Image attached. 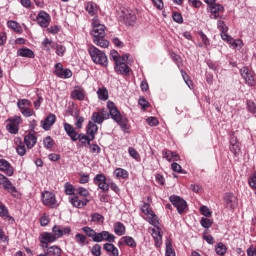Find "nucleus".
Segmentation results:
<instances>
[{
	"mask_svg": "<svg viewBox=\"0 0 256 256\" xmlns=\"http://www.w3.org/2000/svg\"><path fill=\"white\" fill-rule=\"evenodd\" d=\"M91 35L93 37V43L97 47H102L103 49L109 47V41L105 39V25L101 24L97 16L92 19Z\"/></svg>",
	"mask_w": 256,
	"mask_h": 256,
	"instance_id": "f257e3e1",
	"label": "nucleus"
},
{
	"mask_svg": "<svg viewBox=\"0 0 256 256\" xmlns=\"http://www.w3.org/2000/svg\"><path fill=\"white\" fill-rule=\"evenodd\" d=\"M107 108L109 109L111 119H113V121H115L120 126L121 130L124 133H129V120L127 119V117L121 115V112H119V110L115 106V103L109 101L107 103Z\"/></svg>",
	"mask_w": 256,
	"mask_h": 256,
	"instance_id": "f03ea898",
	"label": "nucleus"
},
{
	"mask_svg": "<svg viewBox=\"0 0 256 256\" xmlns=\"http://www.w3.org/2000/svg\"><path fill=\"white\" fill-rule=\"evenodd\" d=\"M88 53L93 63H95L96 65H101L102 67H107V65H109V60L107 59V55L105 54V52L99 50L97 47L93 45L90 46L88 48Z\"/></svg>",
	"mask_w": 256,
	"mask_h": 256,
	"instance_id": "7ed1b4c3",
	"label": "nucleus"
},
{
	"mask_svg": "<svg viewBox=\"0 0 256 256\" xmlns=\"http://www.w3.org/2000/svg\"><path fill=\"white\" fill-rule=\"evenodd\" d=\"M0 185H2L3 189L7 191V193H10L12 197L19 199L20 194L19 191H17V187L3 174H0Z\"/></svg>",
	"mask_w": 256,
	"mask_h": 256,
	"instance_id": "20e7f679",
	"label": "nucleus"
},
{
	"mask_svg": "<svg viewBox=\"0 0 256 256\" xmlns=\"http://www.w3.org/2000/svg\"><path fill=\"white\" fill-rule=\"evenodd\" d=\"M22 118L21 116H14L6 120V130L11 135H17L19 133V125H21Z\"/></svg>",
	"mask_w": 256,
	"mask_h": 256,
	"instance_id": "39448f33",
	"label": "nucleus"
},
{
	"mask_svg": "<svg viewBox=\"0 0 256 256\" xmlns=\"http://www.w3.org/2000/svg\"><path fill=\"white\" fill-rule=\"evenodd\" d=\"M119 21L127 26L135 25L137 21V16L135 15V12H133V10H122Z\"/></svg>",
	"mask_w": 256,
	"mask_h": 256,
	"instance_id": "423d86ee",
	"label": "nucleus"
},
{
	"mask_svg": "<svg viewBox=\"0 0 256 256\" xmlns=\"http://www.w3.org/2000/svg\"><path fill=\"white\" fill-rule=\"evenodd\" d=\"M240 75L244 79L245 84L248 85V87H255L256 85V76L255 73L251 72L249 68L243 67L240 69Z\"/></svg>",
	"mask_w": 256,
	"mask_h": 256,
	"instance_id": "0eeeda50",
	"label": "nucleus"
},
{
	"mask_svg": "<svg viewBox=\"0 0 256 256\" xmlns=\"http://www.w3.org/2000/svg\"><path fill=\"white\" fill-rule=\"evenodd\" d=\"M43 205L46 207H50L51 209H55L57 207V199L55 198V194L50 191H44L41 194Z\"/></svg>",
	"mask_w": 256,
	"mask_h": 256,
	"instance_id": "6e6552de",
	"label": "nucleus"
},
{
	"mask_svg": "<svg viewBox=\"0 0 256 256\" xmlns=\"http://www.w3.org/2000/svg\"><path fill=\"white\" fill-rule=\"evenodd\" d=\"M169 201L174 205V207H176L180 215L185 213V210L187 209V202L183 198L172 195L170 196Z\"/></svg>",
	"mask_w": 256,
	"mask_h": 256,
	"instance_id": "1a4fd4ad",
	"label": "nucleus"
},
{
	"mask_svg": "<svg viewBox=\"0 0 256 256\" xmlns=\"http://www.w3.org/2000/svg\"><path fill=\"white\" fill-rule=\"evenodd\" d=\"M109 183L110 182H107V177L105 174H97L94 177V185H97L98 189H101V191H104V193L109 191Z\"/></svg>",
	"mask_w": 256,
	"mask_h": 256,
	"instance_id": "9d476101",
	"label": "nucleus"
},
{
	"mask_svg": "<svg viewBox=\"0 0 256 256\" xmlns=\"http://www.w3.org/2000/svg\"><path fill=\"white\" fill-rule=\"evenodd\" d=\"M103 241H107L108 243H115V235L109 233V231H102L97 233L94 238V243H103Z\"/></svg>",
	"mask_w": 256,
	"mask_h": 256,
	"instance_id": "9b49d317",
	"label": "nucleus"
},
{
	"mask_svg": "<svg viewBox=\"0 0 256 256\" xmlns=\"http://www.w3.org/2000/svg\"><path fill=\"white\" fill-rule=\"evenodd\" d=\"M39 239L40 243H42L43 249L49 248V243H55V241H57V237H55L51 232L41 233Z\"/></svg>",
	"mask_w": 256,
	"mask_h": 256,
	"instance_id": "f8f14e48",
	"label": "nucleus"
},
{
	"mask_svg": "<svg viewBox=\"0 0 256 256\" xmlns=\"http://www.w3.org/2000/svg\"><path fill=\"white\" fill-rule=\"evenodd\" d=\"M127 58H124V60H118L115 63L114 70L118 75H129V66L127 65Z\"/></svg>",
	"mask_w": 256,
	"mask_h": 256,
	"instance_id": "ddd939ff",
	"label": "nucleus"
},
{
	"mask_svg": "<svg viewBox=\"0 0 256 256\" xmlns=\"http://www.w3.org/2000/svg\"><path fill=\"white\" fill-rule=\"evenodd\" d=\"M223 199L225 207H227L228 209H235V207L239 205L237 197H235V195L231 192L225 193Z\"/></svg>",
	"mask_w": 256,
	"mask_h": 256,
	"instance_id": "4468645a",
	"label": "nucleus"
},
{
	"mask_svg": "<svg viewBox=\"0 0 256 256\" xmlns=\"http://www.w3.org/2000/svg\"><path fill=\"white\" fill-rule=\"evenodd\" d=\"M36 21L40 27L47 28L51 23V15L45 11H40L36 17Z\"/></svg>",
	"mask_w": 256,
	"mask_h": 256,
	"instance_id": "2eb2a0df",
	"label": "nucleus"
},
{
	"mask_svg": "<svg viewBox=\"0 0 256 256\" xmlns=\"http://www.w3.org/2000/svg\"><path fill=\"white\" fill-rule=\"evenodd\" d=\"M149 231H151L155 247H161V245H163V234L161 233V228L157 226L156 228H149Z\"/></svg>",
	"mask_w": 256,
	"mask_h": 256,
	"instance_id": "dca6fc26",
	"label": "nucleus"
},
{
	"mask_svg": "<svg viewBox=\"0 0 256 256\" xmlns=\"http://www.w3.org/2000/svg\"><path fill=\"white\" fill-rule=\"evenodd\" d=\"M92 121L93 123H97L98 125H101L105 119H109V113L105 110H100L98 112H94L92 114Z\"/></svg>",
	"mask_w": 256,
	"mask_h": 256,
	"instance_id": "f3484780",
	"label": "nucleus"
},
{
	"mask_svg": "<svg viewBox=\"0 0 256 256\" xmlns=\"http://www.w3.org/2000/svg\"><path fill=\"white\" fill-rule=\"evenodd\" d=\"M0 171H3L8 177H13L15 169L11 166V163L5 159H0Z\"/></svg>",
	"mask_w": 256,
	"mask_h": 256,
	"instance_id": "a211bd4d",
	"label": "nucleus"
},
{
	"mask_svg": "<svg viewBox=\"0 0 256 256\" xmlns=\"http://www.w3.org/2000/svg\"><path fill=\"white\" fill-rule=\"evenodd\" d=\"M71 98L75 99L76 101H85V89L81 86L74 87L73 91L71 92Z\"/></svg>",
	"mask_w": 256,
	"mask_h": 256,
	"instance_id": "6ab92c4d",
	"label": "nucleus"
},
{
	"mask_svg": "<svg viewBox=\"0 0 256 256\" xmlns=\"http://www.w3.org/2000/svg\"><path fill=\"white\" fill-rule=\"evenodd\" d=\"M208 9L211 13L210 18L211 19H217L219 16V13H223L225 11V8L223 5L220 4H212L211 6H208Z\"/></svg>",
	"mask_w": 256,
	"mask_h": 256,
	"instance_id": "aec40b11",
	"label": "nucleus"
},
{
	"mask_svg": "<svg viewBox=\"0 0 256 256\" xmlns=\"http://www.w3.org/2000/svg\"><path fill=\"white\" fill-rule=\"evenodd\" d=\"M64 131L72 141H79V133L75 131V128L71 124L64 123Z\"/></svg>",
	"mask_w": 256,
	"mask_h": 256,
	"instance_id": "412c9836",
	"label": "nucleus"
},
{
	"mask_svg": "<svg viewBox=\"0 0 256 256\" xmlns=\"http://www.w3.org/2000/svg\"><path fill=\"white\" fill-rule=\"evenodd\" d=\"M0 217H2L4 221H8L11 224L15 223V218L9 215V209L7 208V206H5V204L1 202H0Z\"/></svg>",
	"mask_w": 256,
	"mask_h": 256,
	"instance_id": "4be33fe9",
	"label": "nucleus"
},
{
	"mask_svg": "<svg viewBox=\"0 0 256 256\" xmlns=\"http://www.w3.org/2000/svg\"><path fill=\"white\" fill-rule=\"evenodd\" d=\"M69 202L71 203L72 207H76V209H83L89 203V199L84 198L82 200H79V196H74L69 199Z\"/></svg>",
	"mask_w": 256,
	"mask_h": 256,
	"instance_id": "5701e85b",
	"label": "nucleus"
},
{
	"mask_svg": "<svg viewBox=\"0 0 256 256\" xmlns=\"http://www.w3.org/2000/svg\"><path fill=\"white\" fill-rule=\"evenodd\" d=\"M55 121H57V116H55V114L48 115L45 120L42 121V129L49 131V129L55 125Z\"/></svg>",
	"mask_w": 256,
	"mask_h": 256,
	"instance_id": "b1692460",
	"label": "nucleus"
},
{
	"mask_svg": "<svg viewBox=\"0 0 256 256\" xmlns=\"http://www.w3.org/2000/svg\"><path fill=\"white\" fill-rule=\"evenodd\" d=\"M37 143V136L29 133L24 137V145L27 149H33Z\"/></svg>",
	"mask_w": 256,
	"mask_h": 256,
	"instance_id": "393cba45",
	"label": "nucleus"
},
{
	"mask_svg": "<svg viewBox=\"0 0 256 256\" xmlns=\"http://www.w3.org/2000/svg\"><path fill=\"white\" fill-rule=\"evenodd\" d=\"M17 56L18 57H26L27 59H34L35 58V52L33 50L24 47L17 50Z\"/></svg>",
	"mask_w": 256,
	"mask_h": 256,
	"instance_id": "a878e982",
	"label": "nucleus"
},
{
	"mask_svg": "<svg viewBox=\"0 0 256 256\" xmlns=\"http://www.w3.org/2000/svg\"><path fill=\"white\" fill-rule=\"evenodd\" d=\"M104 251L112 256H119V249L113 245V242L105 243L103 245Z\"/></svg>",
	"mask_w": 256,
	"mask_h": 256,
	"instance_id": "bb28decb",
	"label": "nucleus"
},
{
	"mask_svg": "<svg viewBox=\"0 0 256 256\" xmlns=\"http://www.w3.org/2000/svg\"><path fill=\"white\" fill-rule=\"evenodd\" d=\"M118 245H127L128 247L135 249V247H137V242H135V239L131 236H123L118 242Z\"/></svg>",
	"mask_w": 256,
	"mask_h": 256,
	"instance_id": "cd10ccee",
	"label": "nucleus"
},
{
	"mask_svg": "<svg viewBox=\"0 0 256 256\" xmlns=\"http://www.w3.org/2000/svg\"><path fill=\"white\" fill-rule=\"evenodd\" d=\"M230 151L235 155H239V153H241V144H239L236 137H232L230 140Z\"/></svg>",
	"mask_w": 256,
	"mask_h": 256,
	"instance_id": "c85d7f7f",
	"label": "nucleus"
},
{
	"mask_svg": "<svg viewBox=\"0 0 256 256\" xmlns=\"http://www.w3.org/2000/svg\"><path fill=\"white\" fill-rule=\"evenodd\" d=\"M114 233L118 235V237H123V235L127 233V228H125V224L121 222L114 223Z\"/></svg>",
	"mask_w": 256,
	"mask_h": 256,
	"instance_id": "c756f323",
	"label": "nucleus"
},
{
	"mask_svg": "<svg viewBox=\"0 0 256 256\" xmlns=\"http://www.w3.org/2000/svg\"><path fill=\"white\" fill-rule=\"evenodd\" d=\"M99 130V127L96 126L94 122L89 121L87 127V135L90 136V140L93 141L95 139V133Z\"/></svg>",
	"mask_w": 256,
	"mask_h": 256,
	"instance_id": "7c9ffc66",
	"label": "nucleus"
},
{
	"mask_svg": "<svg viewBox=\"0 0 256 256\" xmlns=\"http://www.w3.org/2000/svg\"><path fill=\"white\" fill-rule=\"evenodd\" d=\"M110 59H113L114 63H117V61H125V59H129V55L124 54L123 56H120L119 52L112 50L110 52Z\"/></svg>",
	"mask_w": 256,
	"mask_h": 256,
	"instance_id": "2f4dec72",
	"label": "nucleus"
},
{
	"mask_svg": "<svg viewBox=\"0 0 256 256\" xmlns=\"http://www.w3.org/2000/svg\"><path fill=\"white\" fill-rule=\"evenodd\" d=\"M74 239L80 247H85V245L89 244V242L87 241V236L82 233H77Z\"/></svg>",
	"mask_w": 256,
	"mask_h": 256,
	"instance_id": "473e14b6",
	"label": "nucleus"
},
{
	"mask_svg": "<svg viewBox=\"0 0 256 256\" xmlns=\"http://www.w3.org/2000/svg\"><path fill=\"white\" fill-rule=\"evenodd\" d=\"M114 175L117 179H129V172L123 168H116Z\"/></svg>",
	"mask_w": 256,
	"mask_h": 256,
	"instance_id": "72a5a7b5",
	"label": "nucleus"
},
{
	"mask_svg": "<svg viewBox=\"0 0 256 256\" xmlns=\"http://www.w3.org/2000/svg\"><path fill=\"white\" fill-rule=\"evenodd\" d=\"M85 9L91 17H95V14L97 13V4L94 2H88L85 5Z\"/></svg>",
	"mask_w": 256,
	"mask_h": 256,
	"instance_id": "f704fd0d",
	"label": "nucleus"
},
{
	"mask_svg": "<svg viewBox=\"0 0 256 256\" xmlns=\"http://www.w3.org/2000/svg\"><path fill=\"white\" fill-rule=\"evenodd\" d=\"M163 157H164V159H166L170 163H171V161H179V154H177V152L166 151L163 154Z\"/></svg>",
	"mask_w": 256,
	"mask_h": 256,
	"instance_id": "c9c22d12",
	"label": "nucleus"
},
{
	"mask_svg": "<svg viewBox=\"0 0 256 256\" xmlns=\"http://www.w3.org/2000/svg\"><path fill=\"white\" fill-rule=\"evenodd\" d=\"M7 27L9 29H12V31H14L15 33H21L23 31V28H21V24L13 20L7 22Z\"/></svg>",
	"mask_w": 256,
	"mask_h": 256,
	"instance_id": "e433bc0d",
	"label": "nucleus"
},
{
	"mask_svg": "<svg viewBox=\"0 0 256 256\" xmlns=\"http://www.w3.org/2000/svg\"><path fill=\"white\" fill-rule=\"evenodd\" d=\"M82 231L83 233H85L86 238L89 237L90 239H92V241H95L97 232L93 230V228L85 226L82 228Z\"/></svg>",
	"mask_w": 256,
	"mask_h": 256,
	"instance_id": "4c0bfd02",
	"label": "nucleus"
},
{
	"mask_svg": "<svg viewBox=\"0 0 256 256\" xmlns=\"http://www.w3.org/2000/svg\"><path fill=\"white\" fill-rule=\"evenodd\" d=\"M97 95L101 101H107L109 99V91H107V88H99Z\"/></svg>",
	"mask_w": 256,
	"mask_h": 256,
	"instance_id": "58836bf2",
	"label": "nucleus"
},
{
	"mask_svg": "<svg viewBox=\"0 0 256 256\" xmlns=\"http://www.w3.org/2000/svg\"><path fill=\"white\" fill-rule=\"evenodd\" d=\"M215 251L217 255L223 256L225 253H227V246L220 242L216 245Z\"/></svg>",
	"mask_w": 256,
	"mask_h": 256,
	"instance_id": "ea45409f",
	"label": "nucleus"
},
{
	"mask_svg": "<svg viewBox=\"0 0 256 256\" xmlns=\"http://www.w3.org/2000/svg\"><path fill=\"white\" fill-rule=\"evenodd\" d=\"M147 217L148 223H150V225H153L154 227H159V218L157 217V215H155V212L149 214Z\"/></svg>",
	"mask_w": 256,
	"mask_h": 256,
	"instance_id": "a19ab883",
	"label": "nucleus"
},
{
	"mask_svg": "<svg viewBox=\"0 0 256 256\" xmlns=\"http://www.w3.org/2000/svg\"><path fill=\"white\" fill-rule=\"evenodd\" d=\"M46 253H48V255L51 254L53 256H61L62 250L59 248V246H51L48 248V252Z\"/></svg>",
	"mask_w": 256,
	"mask_h": 256,
	"instance_id": "79ce46f5",
	"label": "nucleus"
},
{
	"mask_svg": "<svg viewBox=\"0 0 256 256\" xmlns=\"http://www.w3.org/2000/svg\"><path fill=\"white\" fill-rule=\"evenodd\" d=\"M165 256H175V250L173 249V244L171 240L166 241V254Z\"/></svg>",
	"mask_w": 256,
	"mask_h": 256,
	"instance_id": "37998d69",
	"label": "nucleus"
},
{
	"mask_svg": "<svg viewBox=\"0 0 256 256\" xmlns=\"http://www.w3.org/2000/svg\"><path fill=\"white\" fill-rule=\"evenodd\" d=\"M52 235H54L56 237V239H59L61 237H63V230H62V226H57L55 225L52 228Z\"/></svg>",
	"mask_w": 256,
	"mask_h": 256,
	"instance_id": "c03bdc74",
	"label": "nucleus"
},
{
	"mask_svg": "<svg viewBox=\"0 0 256 256\" xmlns=\"http://www.w3.org/2000/svg\"><path fill=\"white\" fill-rule=\"evenodd\" d=\"M16 151H17L18 155H20V157H23V155H25V153H27V147H25V143L20 141V143L16 147Z\"/></svg>",
	"mask_w": 256,
	"mask_h": 256,
	"instance_id": "a18cd8bd",
	"label": "nucleus"
},
{
	"mask_svg": "<svg viewBox=\"0 0 256 256\" xmlns=\"http://www.w3.org/2000/svg\"><path fill=\"white\" fill-rule=\"evenodd\" d=\"M141 211L142 213H144V215H147V217L153 213V209H151V205L147 202H144V204L141 207Z\"/></svg>",
	"mask_w": 256,
	"mask_h": 256,
	"instance_id": "49530a36",
	"label": "nucleus"
},
{
	"mask_svg": "<svg viewBox=\"0 0 256 256\" xmlns=\"http://www.w3.org/2000/svg\"><path fill=\"white\" fill-rule=\"evenodd\" d=\"M17 106H18V109H21V110L27 109V107L31 106V102L27 99H21V100H18Z\"/></svg>",
	"mask_w": 256,
	"mask_h": 256,
	"instance_id": "de8ad7c7",
	"label": "nucleus"
},
{
	"mask_svg": "<svg viewBox=\"0 0 256 256\" xmlns=\"http://www.w3.org/2000/svg\"><path fill=\"white\" fill-rule=\"evenodd\" d=\"M64 188H65L66 195H74L75 194L76 189L73 186V184L67 182V183H65Z\"/></svg>",
	"mask_w": 256,
	"mask_h": 256,
	"instance_id": "09e8293b",
	"label": "nucleus"
},
{
	"mask_svg": "<svg viewBox=\"0 0 256 256\" xmlns=\"http://www.w3.org/2000/svg\"><path fill=\"white\" fill-rule=\"evenodd\" d=\"M200 225L202 227H204V229H209V227H211V225H213V220H211L209 218L202 217L200 220Z\"/></svg>",
	"mask_w": 256,
	"mask_h": 256,
	"instance_id": "8fccbe9b",
	"label": "nucleus"
},
{
	"mask_svg": "<svg viewBox=\"0 0 256 256\" xmlns=\"http://www.w3.org/2000/svg\"><path fill=\"white\" fill-rule=\"evenodd\" d=\"M78 139L82 145H85L87 143L88 145H91V136H87L85 134H78Z\"/></svg>",
	"mask_w": 256,
	"mask_h": 256,
	"instance_id": "3c124183",
	"label": "nucleus"
},
{
	"mask_svg": "<svg viewBox=\"0 0 256 256\" xmlns=\"http://www.w3.org/2000/svg\"><path fill=\"white\" fill-rule=\"evenodd\" d=\"M128 153H129L130 157H132V159H135V161H139V159H141L139 152H137V150H135V148H133V147H130L128 149Z\"/></svg>",
	"mask_w": 256,
	"mask_h": 256,
	"instance_id": "603ef678",
	"label": "nucleus"
},
{
	"mask_svg": "<svg viewBox=\"0 0 256 256\" xmlns=\"http://www.w3.org/2000/svg\"><path fill=\"white\" fill-rule=\"evenodd\" d=\"M92 223H103V215L99 213H94L91 215Z\"/></svg>",
	"mask_w": 256,
	"mask_h": 256,
	"instance_id": "864d4df0",
	"label": "nucleus"
},
{
	"mask_svg": "<svg viewBox=\"0 0 256 256\" xmlns=\"http://www.w3.org/2000/svg\"><path fill=\"white\" fill-rule=\"evenodd\" d=\"M200 213L204 215V217H211L213 215V212H211V210L207 206H201Z\"/></svg>",
	"mask_w": 256,
	"mask_h": 256,
	"instance_id": "5fc2aeb1",
	"label": "nucleus"
},
{
	"mask_svg": "<svg viewBox=\"0 0 256 256\" xmlns=\"http://www.w3.org/2000/svg\"><path fill=\"white\" fill-rule=\"evenodd\" d=\"M217 28L219 29L220 33L229 31V27H227V25L225 24V22L223 20H218Z\"/></svg>",
	"mask_w": 256,
	"mask_h": 256,
	"instance_id": "6e6d98bb",
	"label": "nucleus"
},
{
	"mask_svg": "<svg viewBox=\"0 0 256 256\" xmlns=\"http://www.w3.org/2000/svg\"><path fill=\"white\" fill-rule=\"evenodd\" d=\"M146 122L148 123V125H150V127H157L159 125V120H157L156 117H148L146 119Z\"/></svg>",
	"mask_w": 256,
	"mask_h": 256,
	"instance_id": "4d7b16f0",
	"label": "nucleus"
},
{
	"mask_svg": "<svg viewBox=\"0 0 256 256\" xmlns=\"http://www.w3.org/2000/svg\"><path fill=\"white\" fill-rule=\"evenodd\" d=\"M76 193H78V195H80L81 197H89V190H87V188H76Z\"/></svg>",
	"mask_w": 256,
	"mask_h": 256,
	"instance_id": "13d9d810",
	"label": "nucleus"
},
{
	"mask_svg": "<svg viewBox=\"0 0 256 256\" xmlns=\"http://www.w3.org/2000/svg\"><path fill=\"white\" fill-rule=\"evenodd\" d=\"M21 113L24 117H33L35 115V112L29 107L22 109Z\"/></svg>",
	"mask_w": 256,
	"mask_h": 256,
	"instance_id": "bf43d9fd",
	"label": "nucleus"
},
{
	"mask_svg": "<svg viewBox=\"0 0 256 256\" xmlns=\"http://www.w3.org/2000/svg\"><path fill=\"white\" fill-rule=\"evenodd\" d=\"M91 253L93 256H101V246L99 244H95L91 249Z\"/></svg>",
	"mask_w": 256,
	"mask_h": 256,
	"instance_id": "052dcab7",
	"label": "nucleus"
},
{
	"mask_svg": "<svg viewBox=\"0 0 256 256\" xmlns=\"http://www.w3.org/2000/svg\"><path fill=\"white\" fill-rule=\"evenodd\" d=\"M67 49L65 48V46L63 45H56V55H58L59 57H63V55H65V51Z\"/></svg>",
	"mask_w": 256,
	"mask_h": 256,
	"instance_id": "680f3d73",
	"label": "nucleus"
},
{
	"mask_svg": "<svg viewBox=\"0 0 256 256\" xmlns=\"http://www.w3.org/2000/svg\"><path fill=\"white\" fill-rule=\"evenodd\" d=\"M85 122V118L83 116L76 115L75 126L77 129H81L83 127V123Z\"/></svg>",
	"mask_w": 256,
	"mask_h": 256,
	"instance_id": "e2e57ef3",
	"label": "nucleus"
},
{
	"mask_svg": "<svg viewBox=\"0 0 256 256\" xmlns=\"http://www.w3.org/2000/svg\"><path fill=\"white\" fill-rule=\"evenodd\" d=\"M43 143H44V147L46 149H51L53 147V140H52L51 136L46 137L43 140Z\"/></svg>",
	"mask_w": 256,
	"mask_h": 256,
	"instance_id": "0e129e2a",
	"label": "nucleus"
},
{
	"mask_svg": "<svg viewBox=\"0 0 256 256\" xmlns=\"http://www.w3.org/2000/svg\"><path fill=\"white\" fill-rule=\"evenodd\" d=\"M152 1V5L158 9L159 11H161L164 7L163 4V0H151Z\"/></svg>",
	"mask_w": 256,
	"mask_h": 256,
	"instance_id": "69168bd1",
	"label": "nucleus"
},
{
	"mask_svg": "<svg viewBox=\"0 0 256 256\" xmlns=\"http://www.w3.org/2000/svg\"><path fill=\"white\" fill-rule=\"evenodd\" d=\"M172 17L173 21H175L176 23H183V16H181V13L174 12Z\"/></svg>",
	"mask_w": 256,
	"mask_h": 256,
	"instance_id": "338daca9",
	"label": "nucleus"
},
{
	"mask_svg": "<svg viewBox=\"0 0 256 256\" xmlns=\"http://www.w3.org/2000/svg\"><path fill=\"white\" fill-rule=\"evenodd\" d=\"M249 185L252 189H256V173H254L249 179Z\"/></svg>",
	"mask_w": 256,
	"mask_h": 256,
	"instance_id": "774afa93",
	"label": "nucleus"
}]
</instances>
